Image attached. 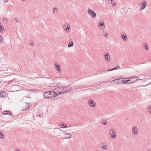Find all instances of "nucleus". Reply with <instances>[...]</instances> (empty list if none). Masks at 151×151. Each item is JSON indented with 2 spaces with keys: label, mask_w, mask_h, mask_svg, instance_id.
I'll return each mask as SVG.
<instances>
[{
  "label": "nucleus",
  "mask_w": 151,
  "mask_h": 151,
  "mask_svg": "<svg viewBox=\"0 0 151 151\" xmlns=\"http://www.w3.org/2000/svg\"><path fill=\"white\" fill-rule=\"evenodd\" d=\"M71 88L68 86L66 87H59L55 89V91L57 93V94H62L67 93L70 91Z\"/></svg>",
  "instance_id": "obj_1"
},
{
  "label": "nucleus",
  "mask_w": 151,
  "mask_h": 151,
  "mask_svg": "<svg viewBox=\"0 0 151 151\" xmlns=\"http://www.w3.org/2000/svg\"><path fill=\"white\" fill-rule=\"evenodd\" d=\"M58 95V94L53 91L46 92L44 93V97L47 99L54 98Z\"/></svg>",
  "instance_id": "obj_2"
},
{
  "label": "nucleus",
  "mask_w": 151,
  "mask_h": 151,
  "mask_svg": "<svg viewBox=\"0 0 151 151\" xmlns=\"http://www.w3.org/2000/svg\"><path fill=\"white\" fill-rule=\"evenodd\" d=\"M88 12L90 15L91 17L94 18L96 17V14L94 11L91 9H88Z\"/></svg>",
  "instance_id": "obj_3"
},
{
  "label": "nucleus",
  "mask_w": 151,
  "mask_h": 151,
  "mask_svg": "<svg viewBox=\"0 0 151 151\" xmlns=\"http://www.w3.org/2000/svg\"><path fill=\"white\" fill-rule=\"evenodd\" d=\"M109 133L111 138L114 139L116 137V133L115 131L113 129H110L109 131Z\"/></svg>",
  "instance_id": "obj_4"
},
{
  "label": "nucleus",
  "mask_w": 151,
  "mask_h": 151,
  "mask_svg": "<svg viewBox=\"0 0 151 151\" xmlns=\"http://www.w3.org/2000/svg\"><path fill=\"white\" fill-rule=\"evenodd\" d=\"M53 132L54 133V134L57 136L60 134L61 132V130L57 128H55Z\"/></svg>",
  "instance_id": "obj_5"
},
{
  "label": "nucleus",
  "mask_w": 151,
  "mask_h": 151,
  "mask_svg": "<svg viewBox=\"0 0 151 151\" xmlns=\"http://www.w3.org/2000/svg\"><path fill=\"white\" fill-rule=\"evenodd\" d=\"M121 82H122L123 84H127L128 81H130V78L129 79L128 78H123V79L121 78L120 80Z\"/></svg>",
  "instance_id": "obj_6"
},
{
  "label": "nucleus",
  "mask_w": 151,
  "mask_h": 151,
  "mask_svg": "<svg viewBox=\"0 0 151 151\" xmlns=\"http://www.w3.org/2000/svg\"><path fill=\"white\" fill-rule=\"evenodd\" d=\"M141 4L142 5L141 6V8H140V10H143L145 9L146 6L147 5L146 1H143L142 3Z\"/></svg>",
  "instance_id": "obj_7"
},
{
  "label": "nucleus",
  "mask_w": 151,
  "mask_h": 151,
  "mask_svg": "<svg viewBox=\"0 0 151 151\" xmlns=\"http://www.w3.org/2000/svg\"><path fill=\"white\" fill-rule=\"evenodd\" d=\"M61 85V83L60 82L52 83L50 84V86L51 87H54L60 86Z\"/></svg>",
  "instance_id": "obj_8"
},
{
  "label": "nucleus",
  "mask_w": 151,
  "mask_h": 151,
  "mask_svg": "<svg viewBox=\"0 0 151 151\" xmlns=\"http://www.w3.org/2000/svg\"><path fill=\"white\" fill-rule=\"evenodd\" d=\"M128 78L129 79L130 78V81L131 80V81H135V82H136L139 79L136 76L132 77H128Z\"/></svg>",
  "instance_id": "obj_9"
},
{
  "label": "nucleus",
  "mask_w": 151,
  "mask_h": 151,
  "mask_svg": "<svg viewBox=\"0 0 151 151\" xmlns=\"http://www.w3.org/2000/svg\"><path fill=\"white\" fill-rule=\"evenodd\" d=\"M138 129L136 127H134L132 129V133L134 134H137L138 133Z\"/></svg>",
  "instance_id": "obj_10"
},
{
  "label": "nucleus",
  "mask_w": 151,
  "mask_h": 151,
  "mask_svg": "<svg viewBox=\"0 0 151 151\" xmlns=\"http://www.w3.org/2000/svg\"><path fill=\"white\" fill-rule=\"evenodd\" d=\"M26 106H24V108L23 107V111L29 109L30 107V105L28 103H25Z\"/></svg>",
  "instance_id": "obj_11"
},
{
  "label": "nucleus",
  "mask_w": 151,
  "mask_h": 151,
  "mask_svg": "<svg viewBox=\"0 0 151 151\" xmlns=\"http://www.w3.org/2000/svg\"><path fill=\"white\" fill-rule=\"evenodd\" d=\"M3 114L5 115H6L8 114H9V116H13L12 114V113L10 112V111H5L3 112Z\"/></svg>",
  "instance_id": "obj_12"
},
{
  "label": "nucleus",
  "mask_w": 151,
  "mask_h": 151,
  "mask_svg": "<svg viewBox=\"0 0 151 151\" xmlns=\"http://www.w3.org/2000/svg\"><path fill=\"white\" fill-rule=\"evenodd\" d=\"M121 79V78L118 79H116L115 80H113L112 82H113V83L115 84H119L121 82L120 80Z\"/></svg>",
  "instance_id": "obj_13"
},
{
  "label": "nucleus",
  "mask_w": 151,
  "mask_h": 151,
  "mask_svg": "<svg viewBox=\"0 0 151 151\" xmlns=\"http://www.w3.org/2000/svg\"><path fill=\"white\" fill-rule=\"evenodd\" d=\"M88 104L90 106L92 107H95L96 106L95 102L92 100H90V102L88 101Z\"/></svg>",
  "instance_id": "obj_14"
},
{
  "label": "nucleus",
  "mask_w": 151,
  "mask_h": 151,
  "mask_svg": "<svg viewBox=\"0 0 151 151\" xmlns=\"http://www.w3.org/2000/svg\"><path fill=\"white\" fill-rule=\"evenodd\" d=\"M104 56H105V59L106 61H110V57L109 56V53H107L105 54L104 55Z\"/></svg>",
  "instance_id": "obj_15"
},
{
  "label": "nucleus",
  "mask_w": 151,
  "mask_h": 151,
  "mask_svg": "<svg viewBox=\"0 0 151 151\" xmlns=\"http://www.w3.org/2000/svg\"><path fill=\"white\" fill-rule=\"evenodd\" d=\"M55 65L56 68L57 69L59 73H61V70L60 65H58L57 64H55Z\"/></svg>",
  "instance_id": "obj_16"
},
{
  "label": "nucleus",
  "mask_w": 151,
  "mask_h": 151,
  "mask_svg": "<svg viewBox=\"0 0 151 151\" xmlns=\"http://www.w3.org/2000/svg\"><path fill=\"white\" fill-rule=\"evenodd\" d=\"M73 41L72 39H70V42L68 44V46L69 47H70L71 46H73Z\"/></svg>",
  "instance_id": "obj_17"
},
{
  "label": "nucleus",
  "mask_w": 151,
  "mask_h": 151,
  "mask_svg": "<svg viewBox=\"0 0 151 151\" xmlns=\"http://www.w3.org/2000/svg\"><path fill=\"white\" fill-rule=\"evenodd\" d=\"M121 37H122L123 40L124 41L127 40V37L125 34V35L124 34H122L121 35Z\"/></svg>",
  "instance_id": "obj_18"
},
{
  "label": "nucleus",
  "mask_w": 151,
  "mask_h": 151,
  "mask_svg": "<svg viewBox=\"0 0 151 151\" xmlns=\"http://www.w3.org/2000/svg\"><path fill=\"white\" fill-rule=\"evenodd\" d=\"M60 125L61 128H65L67 127V125L63 123H61L60 124Z\"/></svg>",
  "instance_id": "obj_19"
},
{
  "label": "nucleus",
  "mask_w": 151,
  "mask_h": 151,
  "mask_svg": "<svg viewBox=\"0 0 151 151\" xmlns=\"http://www.w3.org/2000/svg\"><path fill=\"white\" fill-rule=\"evenodd\" d=\"M65 133V134L66 135H69V137H67L66 138H64V139H69L71 137L72 135H71V134L70 133Z\"/></svg>",
  "instance_id": "obj_20"
},
{
  "label": "nucleus",
  "mask_w": 151,
  "mask_h": 151,
  "mask_svg": "<svg viewBox=\"0 0 151 151\" xmlns=\"http://www.w3.org/2000/svg\"><path fill=\"white\" fill-rule=\"evenodd\" d=\"M102 35L104 36L106 38H107L108 37V33L106 32L103 31V32Z\"/></svg>",
  "instance_id": "obj_21"
},
{
  "label": "nucleus",
  "mask_w": 151,
  "mask_h": 151,
  "mask_svg": "<svg viewBox=\"0 0 151 151\" xmlns=\"http://www.w3.org/2000/svg\"><path fill=\"white\" fill-rule=\"evenodd\" d=\"M5 92L4 91H0V98H1L4 97L3 94Z\"/></svg>",
  "instance_id": "obj_22"
},
{
  "label": "nucleus",
  "mask_w": 151,
  "mask_h": 151,
  "mask_svg": "<svg viewBox=\"0 0 151 151\" xmlns=\"http://www.w3.org/2000/svg\"><path fill=\"white\" fill-rule=\"evenodd\" d=\"M120 66H117L116 67H115V68H114L110 69L109 70V71H111L115 70L116 69H117V68H120Z\"/></svg>",
  "instance_id": "obj_23"
},
{
  "label": "nucleus",
  "mask_w": 151,
  "mask_h": 151,
  "mask_svg": "<svg viewBox=\"0 0 151 151\" xmlns=\"http://www.w3.org/2000/svg\"><path fill=\"white\" fill-rule=\"evenodd\" d=\"M4 27L1 25V23L0 22V29L2 30L3 31L4 30Z\"/></svg>",
  "instance_id": "obj_24"
},
{
  "label": "nucleus",
  "mask_w": 151,
  "mask_h": 151,
  "mask_svg": "<svg viewBox=\"0 0 151 151\" xmlns=\"http://www.w3.org/2000/svg\"><path fill=\"white\" fill-rule=\"evenodd\" d=\"M99 26H101V27H103L104 26V23L103 22H101L100 24L99 25Z\"/></svg>",
  "instance_id": "obj_25"
},
{
  "label": "nucleus",
  "mask_w": 151,
  "mask_h": 151,
  "mask_svg": "<svg viewBox=\"0 0 151 151\" xmlns=\"http://www.w3.org/2000/svg\"><path fill=\"white\" fill-rule=\"evenodd\" d=\"M4 136L3 134L2 133H0V138L1 139L4 138Z\"/></svg>",
  "instance_id": "obj_26"
},
{
  "label": "nucleus",
  "mask_w": 151,
  "mask_h": 151,
  "mask_svg": "<svg viewBox=\"0 0 151 151\" xmlns=\"http://www.w3.org/2000/svg\"><path fill=\"white\" fill-rule=\"evenodd\" d=\"M70 25H67V26L66 27V31H67L68 30H69L70 29Z\"/></svg>",
  "instance_id": "obj_27"
},
{
  "label": "nucleus",
  "mask_w": 151,
  "mask_h": 151,
  "mask_svg": "<svg viewBox=\"0 0 151 151\" xmlns=\"http://www.w3.org/2000/svg\"><path fill=\"white\" fill-rule=\"evenodd\" d=\"M57 8L56 7H55L53 8V13L54 14V12H56V11H57Z\"/></svg>",
  "instance_id": "obj_28"
},
{
  "label": "nucleus",
  "mask_w": 151,
  "mask_h": 151,
  "mask_svg": "<svg viewBox=\"0 0 151 151\" xmlns=\"http://www.w3.org/2000/svg\"><path fill=\"white\" fill-rule=\"evenodd\" d=\"M145 49L146 50H147L149 49V47L147 45H145Z\"/></svg>",
  "instance_id": "obj_29"
},
{
  "label": "nucleus",
  "mask_w": 151,
  "mask_h": 151,
  "mask_svg": "<svg viewBox=\"0 0 151 151\" xmlns=\"http://www.w3.org/2000/svg\"><path fill=\"white\" fill-rule=\"evenodd\" d=\"M102 148L104 150H105L107 148V146L106 145H104L102 147Z\"/></svg>",
  "instance_id": "obj_30"
},
{
  "label": "nucleus",
  "mask_w": 151,
  "mask_h": 151,
  "mask_svg": "<svg viewBox=\"0 0 151 151\" xmlns=\"http://www.w3.org/2000/svg\"><path fill=\"white\" fill-rule=\"evenodd\" d=\"M135 82V81H132V82H131V81H128V83H127V84H132V83H134Z\"/></svg>",
  "instance_id": "obj_31"
},
{
  "label": "nucleus",
  "mask_w": 151,
  "mask_h": 151,
  "mask_svg": "<svg viewBox=\"0 0 151 151\" xmlns=\"http://www.w3.org/2000/svg\"><path fill=\"white\" fill-rule=\"evenodd\" d=\"M148 110L149 112H151V107L150 106H148Z\"/></svg>",
  "instance_id": "obj_32"
},
{
  "label": "nucleus",
  "mask_w": 151,
  "mask_h": 151,
  "mask_svg": "<svg viewBox=\"0 0 151 151\" xmlns=\"http://www.w3.org/2000/svg\"><path fill=\"white\" fill-rule=\"evenodd\" d=\"M14 21L17 22H18L19 20L17 18H15L14 19Z\"/></svg>",
  "instance_id": "obj_33"
},
{
  "label": "nucleus",
  "mask_w": 151,
  "mask_h": 151,
  "mask_svg": "<svg viewBox=\"0 0 151 151\" xmlns=\"http://www.w3.org/2000/svg\"><path fill=\"white\" fill-rule=\"evenodd\" d=\"M102 124L104 125H106V121L104 122H102Z\"/></svg>",
  "instance_id": "obj_34"
},
{
  "label": "nucleus",
  "mask_w": 151,
  "mask_h": 151,
  "mask_svg": "<svg viewBox=\"0 0 151 151\" xmlns=\"http://www.w3.org/2000/svg\"><path fill=\"white\" fill-rule=\"evenodd\" d=\"M3 40V38L0 35V42L1 41V40Z\"/></svg>",
  "instance_id": "obj_35"
},
{
  "label": "nucleus",
  "mask_w": 151,
  "mask_h": 151,
  "mask_svg": "<svg viewBox=\"0 0 151 151\" xmlns=\"http://www.w3.org/2000/svg\"><path fill=\"white\" fill-rule=\"evenodd\" d=\"M34 45V43H32V42L31 43H30V45L31 46H33V45Z\"/></svg>",
  "instance_id": "obj_36"
},
{
  "label": "nucleus",
  "mask_w": 151,
  "mask_h": 151,
  "mask_svg": "<svg viewBox=\"0 0 151 151\" xmlns=\"http://www.w3.org/2000/svg\"><path fill=\"white\" fill-rule=\"evenodd\" d=\"M109 0L108 2H109V3H111V2L113 0Z\"/></svg>",
  "instance_id": "obj_37"
},
{
  "label": "nucleus",
  "mask_w": 151,
  "mask_h": 151,
  "mask_svg": "<svg viewBox=\"0 0 151 151\" xmlns=\"http://www.w3.org/2000/svg\"><path fill=\"white\" fill-rule=\"evenodd\" d=\"M39 116L40 117H42V114H39Z\"/></svg>",
  "instance_id": "obj_38"
},
{
  "label": "nucleus",
  "mask_w": 151,
  "mask_h": 151,
  "mask_svg": "<svg viewBox=\"0 0 151 151\" xmlns=\"http://www.w3.org/2000/svg\"><path fill=\"white\" fill-rule=\"evenodd\" d=\"M116 5V3H113V4H112V5H113V6H115V5Z\"/></svg>",
  "instance_id": "obj_39"
},
{
  "label": "nucleus",
  "mask_w": 151,
  "mask_h": 151,
  "mask_svg": "<svg viewBox=\"0 0 151 151\" xmlns=\"http://www.w3.org/2000/svg\"><path fill=\"white\" fill-rule=\"evenodd\" d=\"M67 23H65L64 25V27H66V25H67Z\"/></svg>",
  "instance_id": "obj_40"
},
{
  "label": "nucleus",
  "mask_w": 151,
  "mask_h": 151,
  "mask_svg": "<svg viewBox=\"0 0 151 151\" xmlns=\"http://www.w3.org/2000/svg\"><path fill=\"white\" fill-rule=\"evenodd\" d=\"M7 1V0H4V2L5 3Z\"/></svg>",
  "instance_id": "obj_41"
},
{
  "label": "nucleus",
  "mask_w": 151,
  "mask_h": 151,
  "mask_svg": "<svg viewBox=\"0 0 151 151\" xmlns=\"http://www.w3.org/2000/svg\"><path fill=\"white\" fill-rule=\"evenodd\" d=\"M33 55H36V53H35V52H34V53H33Z\"/></svg>",
  "instance_id": "obj_42"
},
{
  "label": "nucleus",
  "mask_w": 151,
  "mask_h": 151,
  "mask_svg": "<svg viewBox=\"0 0 151 151\" xmlns=\"http://www.w3.org/2000/svg\"><path fill=\"white\" fill-rule=\"evenodd\" d=\"M16 151H20V150H16Z\"/></svg>",
  "instance_id": "obj_43"
},
{
  "label": "nucleus",
  "mask_w": 151,
  "mask_h": 151,
  "mask_svg": "<svg viewBox=\"0 0 151 151\" xmlns=\"http://www.w3.org/2000/svg\"><path fill=\"white\" fill-rule=\"evenodd\" d=\"M5 19H4V20H5Z\"/></svg>",
  "instance_id": "obj_44"
},
{
  "label": "nucleus",
  "mask_w": 151,
  "mask_h": 151,
  "mask_svg": "<svg viewBox=\"0 0 151 151\" xmlns=\"http://www.w3.org/2000/svg\"><path fill=\"white\" fill-rule=\"evenodd\" d=\"M22 1H24V0H22Z\"/></svg>",
  "instance_id": "obj_45"
},
{
  "label": "nucleus",
  "mask_w": 151,
  "mask_h": 151,
  "mask_svg": "<svg viewBox=\"0 0 151 151\" xmlns=\"http://www.w3.org/2000/svg\"><path fill=\"white\" fill-rule=\"evenodd\" d=\"M150 112V114H151V112Z\"/></svg>",
  "instance_id": "obj_46"
},
{
  "label": "nucleus",
  "mask_w": 151,
  "mask_h": 151,
  "mask_svg": "<svg viewBox=\"0 0 151 151\" xmlns=\"http://www.w3.org/2000/svg\"><path fill=\"white\" fill-rule=\"evenodd\" d=\"M148 151H150V150H149Z\"/></svg>",
  "instance_id": "obj_47"
}]
</instances>
